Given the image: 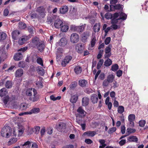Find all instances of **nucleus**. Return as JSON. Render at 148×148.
<instances>
[{
  "label": "nucleus",
  "instance_id": "obj_1",
  "mask_svg": "<svg viewBox=\"0 0 148 148\" xmlns=\"http://www.w3.org/2000/svg\"><path fill=\"white\" fill-rule=\"evenodd\" d=\"M26 94L29 97V100L34 102L37 101L39 99V96L37 90L34 88H29L26 91Z\"/></svg>",
  "mask_w": 148,
  "mask_h": 148
},
{
  "label": "nucleus",
  "instance_id": "obj_2",
  "mask_svg": "<svg viewBox=\"0 0 148 148\" xmlns=\"http://www.w3.org/2000/svg\"><path fill=\"white\" fill-rule=\"evenodd\" d=\"M12 130L9 126L3 127L1 130V134L3 137L9 138L11 134Z\"/></svg>",
  "mask_w": 148,
  "mask_h": 148
},
{
  "label": "nucleus",
  "instance_id": "obj_3",
  "mask_svg": "<svg viewBox=\"0 0 148 148\" xmlns=\"http://www.w3.org/2000/svg\"><path fill=\"white\" fill-rule=\"evenodd\" d=\"M70 39L72 43H76L79 41V36L77 34L73 33L71 34Z\"/></svg>",
  "mask_w": 148,
  "mask_h": 148
},
{
  "label": "nucleus",
  "instance_id": "obj_4",
  "mask_svg": "<svg viewBox=\"0 0 148 148\" xmlns=\"http://www.w3.org/2000/svg\"><path fill=\"white\" fill-rule=\"evenodd\" d=\"M135 116L133 114H131L128 116V119L130 123V126L132 127L134 126V121L135 119Z\"/></svg>",
  "mask_w": 148,
  "mask_h": 148
},
{
  "label": "nucleus",
  "instance_id": "obj_5",
  "mask_svg": "<svg viewBox=\"0 0 148 148\" xmlns=\"http://www.w3.org/2000/svg\"><path fill=\"white\" fill-rule=\"evenodd\" d=\"M90 35V32L89 31H86L83 33L82 34L81 40L82 41L85 43L87 41V40L89 38Z\"/></svg>",
  "mask_w": 148,
  "mask_h": 148
},
{
  "label": "nucleus",
  "instance_id": "obj_6",
  "mask_svg": "<svg viewBox=\"0 0 148 148\" xmlns=\"http://www.w3.org/2000/svg\"><path fill=\"white\" fill-rule=\"evenodd\" d=\"M40 42L39 39L38 38L35 37L33 38L30 42V45L33 47H35L38 45Z\"/></svg>",
  "mask_w": 148,
  "mask_h": 148
},
{
  "label": "nucleus",
  "instance_id": "obj_7",
  "mask_svg": "<svg viewBox=\"0 0 148 148\" xmlns=\"http://www.w3.org/2000/svg\"><path fill=\"white\" fill-rule=\"evenodd\" d=\"M29 36H24L22 37L21 38L19 39L18 41V43L20 45L24 44L26 41L28 40L30 38Z\"/></svg>",
  "mask_w": 148,
  "mask_h": 148
},
{
  "label": "nucleus",
  "instance_id": "obj_8",
  "mask_svg": "<svg viewBox=\"0 0 148 148\" xmlns=\"http://www.w3.org/2000/svg\"><path fill=\"white\" fill-rule=\"evenodd\" d=\"M72 57L71 56H66L63 60L62 61L61 65L63 67L66 66L67 64L71 60Z\"/></svg>",
  "mask_w": 148,
  "mask_h": 148
},
{
  "label": "nucleus",
  "instance_id": "obj_9",
  "mask_svg": "<svg viewBox=\"0 0 148 148\" xmlns=\"http://www.w3.org/2000/svg\"><path fill=\"white\" fill-rule=\"evenodd\" d=\"M20 32L18 30L14 31L12 33V38L14 40H17L19 38Z\"/></svg>",
  "mask_w": 148,
  "mask_h": 148
},
{
  "label": "nucleus",
  "instance_id": "obj_10",
  "mask_svg": "<svg viewBox=\"0 0 148 148\" xmlns=\"http://www.w3.org/2000/svg\"><path fill=\"white\" fill-rule=\"evenodd\" d=\"M45 9L43 6H40L37 8L36 11L42 17H43L45 16Z\"/></svg>",
  "mask_w": 148,
  "mask_h": 148
},
{
  "label": "nucleus",
  "instance_id": "obj_11",
  "mask_svg": "<svg viewBox=\"0 0 148 148\" xmlns=\"http://www.w3.org/2000/svg\"><path fill=\"white\" fill-rule=\"evenodd\" d=\"M90 99L88 97H84L82 99V105L83 106H86L89 104Z\"/></svg>",
  "mask_w": 148,
  "mask_h": 148
},
{
  "label": "nucleus",
  "instance_id": "obj_12",
  "mask_svg": "<svg viewBox=\"0 0 148 148\" xmlns=\"http://www.w3.org/2000/svg\"><path fill=\"white\" fill-rule=\"evenodd\" d=\"M67 40L65 37L61 38L58 42L59 45L62 47L65 46L67 44Z\"/></svg>",
  "mask_w": 148,
  "mask_h": 148
},
{
  "label": "nucleus",
  "instance_id": "obj_13",
  "mask_svg": "<svg viewBox=\"0 0 148 148\" xmlns=\"http://www.w3.org/2000/svg\"><path fill=\"white\" fill-rule=\"evenodd\" d=\"M63 51V50L62 48H58L57 49V53H56V58L59 60V59H60Z\"/></svg>",
  "mask_w": 148,
  "mask_h": 148
},
{
  "label": "nucleus",
  "instance_id": "obj_14",
  "mask_svg": "<svg viewBox=\"0 0 148 148\" xmlns=\"http://www.w3.org/2000/svg\"><path fill=\"white\" fill-rule=\"evenodd\" d=\"M90 99L93 103H97L98 100L97 95L95 94H92L90 96Z\"/></svg>",
  "mask_w": 148,
  "mask_h": 148
},
{
  "label": "nucleus",
  "instance_id": "obj_15",
  "mask_svg": "<svg viewBox=\"0 0 148 148\" xmlns=\"http://www.w3.org/2000/svg\"><path fill=\"white\" fill-rule=\"evenodd\" d=\"M65 125V124L63 123H60L57 128V130L60 132L63 131V130L66 128Z\"/></svg>",
  "mask_w": 148,
  "mask_h": 148
},
{
  "label": "nucleus",
  "instance_id": "obj_16",
  "mask_svg": "<svg viewBox=\"0 0 148 148\" xmlns=\"http://www.w3.org/2000/svg\"><path fill=\"white\" fill-rule=\"evenodd\" d=\"M18 136H20L22 135L23 134L24 130H25L24 127L21 125H20V124L18 125Z\"/></svg>",
  "mask_w": 148,
  "mask_h": 148
},
{
  "label": "nucleus",
  "instance_id": "obj_17",
  "mask_svg": "<svg viewBox=\"0 0 148 148\" xmlns=\"http://www.w3.org/2000/svg\"><path fill=\"white\" fill-rule=\"evenodd\" d=\"M69 8L66 5L62 6L60 8V13L64 14L66 13L68 11Z\"/></svg>",
  "mask_w": 148,
  "mask_h": 148
},
{
  "label": "nucleus",
  "instance_id": "obj_18",
  "mask_svg": "<svg viewBox=\"0 0 148 148\" xmlns=\"http://www.w3.org/2000/svg\"><path fill=\"white\" fill-rule=\"evenodd\" d=\"M127 140L130 142H137L138 140V139L137 137L133 135L128 137Z\"/></svg>",
  "mask_w": 148,
  "mask_h": 148
},
{
  "label": "nucleus",
  "instance_id": "obj_19",
  "mask_svg": "<svg viewBox=\"0 0 148 148\" xmlns=\"http://www.w3.org/2000/svg\"><path fill=\"white\" fill-rule=\"evenodd\" d=\"M101 25L100 23H96L93 27V31L95 33L99 32L100 30Z\"/></svg>",
  "mask_w": 148,
  "mask_h": 148
},
{
  "label": "nucleus",
  "instance_id": "obj_20",
  "mask_svg": "<svg viewBox=\"0 0 148 148\" xmlns=\"http://www.w3.org/2000/svg\"><path fill=\"white\" fill-rule=\"evenodd\" d=\"M96 134V133L95 131H88L85 132L84 133V135L85 136L87 135L88 136L93 137Z\"/></svg>",
  "mask_w": 148,
  "mask_h": 148
},
{
  "label": "nucleus",
  "instance_id": "obj_21",
  "mask_svg": "<svg viewBox=\"0 0 148 148\" xmlns=\"http://www.w3.org/2000/svg\"><path fill=\"white\" fill-rule=\"evenodd\" d=\"M63 24L62 20L59 18H57V19L56 20V28H60Z\"/></svg>",
  "mask_w": 148,
  "mask_h": 148
},
{
  "label": "nucleus",
  "instance_id": "obj_22",
  "mask_svg": "<svg viewBox=\"0 0 148 148\" xmlns=\"http://www.w3.org/2000/svg\"><path fill=\"white\" fill-rule=\"evenodd\" d=\"M36 47L40 51H42L45 48V45L44 43L40 42Z\"/></svg>",
  "mask_w": 148,
  "mask_h": 148
},
{
  "label": "nucleus",
  "instance_id": "obj_23",
  "mask_svg": "<svg viewBox=\"0 0 148 148\" xmlns=\"http://www.w3.org/2000/svg\"><path fill=\"white\" fill-rule=\"evenodd\" d=\"M23 57L22 54L20 53L15 54L14 57V58L15 60H19L22 59Z\"/></svg>",
  "mask_w": 148,
  "mask_h": 148
},
{
  "label": "nucleus",
  "instance_id": "obj_24",
  "mask_svg": "<svg viewBox=\"0 0 148 148\" xmlns=\"http://www.w3.org/2000/svg\"><path fill=\"white\" fill-rule=\"evenodd\" d=\"M23 74V70L22 69H18L16 72V77H21Z\"/></svg>",
  "mask_w": 148,
  "mask_h": 148
},
{
  "label": "nucleus",
  "instance_id": "obj_25",
  "mask_svg": "<svg viewBox=\"0 0 148 148\" xmlns=\"http://www.w3.org/2000/svg\"><path fill=\"white\" fill-rule=\"evenodd\" d=\"M8 94V91L5 88H3L0 90V96L3 97L6 96Z\"/></svg>",
  "mask_w": 148,
  "mask_h": 148
},
{
  "label": "nucleus",
  "instance_id": "obj_26",
  "mask_svg": "<svg viewBox=\"0 0 148 148\" xmlns=\"http://www.w3.org/2000/svg\"><path fill=\"white\" fill-rule=\"evenodd\" d=\"M40 111V109L38 108H34L32 109L30 111H28L26 112L27 113L29 114H32L33 113H38Z\"/></svg>",
  "mask_w": 148,
  "mask_h": 148
},
{
  "label": "nucleus",
  "instance_id": "obj_27",
  "mask_svg": "<svg viewBox=\"0 0 148 148\" xmlns=\"http://www.w3.org/2000/svg\"><path fill=\"white\" fill-rule=\"evenodd\" d=\"M79 85L82 87H85L86 86L88 82L85 79L79 80Z\"/></svg>",
  "mask_w": 148,
  "mask_h": 148
},
{
  "label": "nucleus",
  "instance_id": "obj_28",
  "mask_svg": "<svg viewBox=\"0 0 148 148\" xmlns=\"http://www.w3.org/2000/svg\"><path fill=\"white\" fill-rule=\"evenodd\" d=\"M82 71V68L78 66H75L74 69V72L76 74H77L80 73Z\"/></svg>",
  "mask_w": 148,
  "mask_h": 148
},
{
  "label": "nucleus",
  "instance_id": "obj_29",
  "mask_svg": "<svg viewBox=\"0 0 148 148\" xmlns=\"http://www.w3.org/2000/svg\"><path fill=\"white\" fill-rule=\"evenodd\" d=\"M37 71L38 73L41 76L44 75L45 71L40 66H38L37 69Z\"/></svg>",
  "mask_w": 148,
  "mask_h": 148
},
{
  "label": "nucleus",
  "instance_id": "obj_30",
  "mask_svg": "<svg viewBox=\"0 0 148 148\" xmlns=\"http://www.w3.org/2000/svg\"><path fill=\"white\" fill-rule=\"evenodd\" d=\"M105 140L104 139H100L99 142L100 144L99 148H104L106 146V144L105 143Z\"/></svg>",
  "mask_w": 148,
  "mask_h": 148
},
{
  "label": "nucleus",
  "instance_id": "obj_31",
  "mask_svg": "<svg viewBox=\"0 0 148 148\" xmlns=\"http://www.w3.org/2000/svg\"><path fill=\"white\" fill-rule=\"evenodd\" d=\"M78 99V96L77 95H75L71 97L70 101L73 103H75L77 101Z\"/></svg>",
  "mask_w": 148,
  "mask_h": 148
},
{
  "label": "nucleus",
  "instance_id": "obj_32",
  "mask_svg": "<svg viewBox=\"0 0 148 148\" xmlns=\"http://www.w3.org/2000/svg\"><path fill=\"white\" fill-rule=\"evenodd\" d=\"M115 77L113 74H110L107 77V79L110 83H112Z\"/></svg>",
  "mask_w": 148,
  "mask_h": 148
},
{
  "label": "nucleus",
  "instance_id": "obj_33",
  "mask_svg": "<svg viewBox=\"0 0 148 148\" xmlns=\"http://www.w3.org/2000/svg\"><path fill=\"white\" fill-rule=\"evenodd\" d=\"M60 28L61 31L63 32H66L69 29V26L66 25H62Z\"/></svg>",
  "mask_w": 148,
  "mask_h": 148
},
{
  "label": "nucleus",
  "instance_id": "obj_34",
  "mask_svg": "<svg viewBox=\"0 0 148 148\" xmlns=\"http://www.w3.org/2000/svg\"><path fill=\"white\" fill-rule=\"evenodd\" d=\"M136 132V130L134 128H128L126 130V134H127L128 135L133 133H135Z\"/></svg>",
  "mask_w": 148,
  "mask_h": 148
},
{
  "label": "nucleus",
  "instance_id": "obj_35",
  "mask_svg": "<svg viewBox=\"0 0 148 148\" xmlns=\"http://www.w3.org/2000/svg\"><path fill=\"white\" fill-rule=\"evenodd\" d=\"M104 63V65L107 67L110 66L112 64V62L110 59L108 58L105 60Z\"/></svg>",
  "mask_w": 148,
  "mask_h": 148
},
{
  "label": "nucleus",
  "instance_id": "obj_36",
  "mask_svg": "<svg viewBox=\"0 0 148 148\" xmlns=\"http://www.w3.org/2000/svg\"><path fill=\"white\" fill-rule=\"evenodd\" d=\"M120 17L119 18L120 20H125L127 18V15L126 14L123 12H121L119 14Z\"/></svg>",
  "mask_w": 148,
  "mask_h": 148
},
{
  "label": "nucleus",
  "instance_id": "obj_37",
  "mask_svg": "<svg viewBox=\"0 0 148 148\" xmlns=\"http://www.w3.org/2000/svg\"><path fill=\"white\" fill-rule=\"evenodd\" d=\"M85 24L84 25H82L80 26H77V32L80 33H82L84 30V29L85 27Z\"/></svg>",
  "mask_w": 148,
  "mask_h": 148
},
{
  "label": "nucleus",
  "instance_id": "obj_38",
  "mask_svg": "<svg viewBox=\"0 0 148 148\" xmlns=\"http://www.w3.org/2000/svg\"><path fill=\"white\" fill-rule=\"evenodd\" d=\"M97 41L96 37L95 36L92 37L90 41L91 47H93L96 43Z\"/></svg>",
  "mask_w": 148,
  "mask_h": 148
},
{
  "label": "nucleus",
  "instance_id": "obj_39",
  "mask_svg": "<svg viewBox=\"0 0 148 148\" xmlns=\"http://www.w3.org/2000/svg\"><path fill=\"white\" fill-rule=\"evenodd\" d=\"M28 108V105L26 103H22L20 105V108L21 110H25Z\"/></svg>",
  "mask_w": 148,
  "mask_h": 148
},
{
  "label": "nucleus",
  "instance_id": "obj_40",
  "mask_svg": "<svg viewBox=\"0 0 148 148\" xmlns=\"http://www.w3.org/2000/svg\"><path fill=\"white\" fill-rule=\"evenodd\" d=\"M10 99L9 98L8 95H6L2 98V101L5 105H6L8 102L10 100Z\"/></svg>",
  "mask_w": 148,
  "mask_h": 148
},
{
  "label": "nucleus",
  "instance_id": "obj_41",
  "mask_svg": "<svg viewBox=\"0 0 148 148\" xmlns=\"http://www.w3.org/2000/svg\"><path fill=\"white\" fill-rule=\"evenodd\" d=\"M123 8V5L120 4H118L114 5V9L115 10H122Z\"/></svg>",
  "mask_w": 148,
  "mask_h": 148
},
{
  "label": "nucleus",
  "instance_id": "obj_42",
  "mask_svg": "<svg viewBox=\"0 0 148 148\" xmlns=\"http://www.w3.org/2000/svg\"><path fill=\"white\" fill-rule=\"evenodd\" d=\"M104 62V60L103 59H100L98 62V63L97 65V69H100L101 67L103 65Z\"/></svg>",
  "mask_w": 148,
  "mask_h": 148
},
{
  "label": "nucleus",
  "instance_id": "obj_43",
  "mask_svg": "<svg viewBox=\"0 0 148 148\" xmlns=\"http://www.w3.org/2000/svg\"><path fill=\"white\" fill-rule=\"evenodd\" d=\"M77 111L79 114H84L85 112V111L83 109L82 106L79 107L77 109Z\"/></svg>",
  "mask_w": 148,
  "mask_h": 148
},
{
  "label": "nucleus",
  "instance_id": "obj_44",
  "mask_svg": "<svg viewBox=\"0 0 148 148\" xmlns=\"http://www.w3.org/2000/svg\"><path fill=\"white\" fill-rule=\"evenodd\" d=\"M117 111L119 114H122L124 111V108L123 106H119L117 109Z\"/></svg>",
  "mask_w": 148,
  "mask_h": 148
},
{
  "label": "nucleus",
  "instance_id": "obj_45",
  "mask_svg": "<svg viewBox=\"0 0 148 148\" xmlns=\"http://www.w3.org/2000/svg\"><path fill=\"white\" fill-rule=\"evenodd\" d=\"M35 57L37 58V62L38 63L40 64L42 66H43V61L42 59L40 57H38L37 55H36Z\"/></svg>",
  "mask_w": 148,
  "mask_h": 148
},
{
  "label": "nucleus",
  "instance_id": "obj_46",
  "mask_svg": "<svg viewBox=\"0 0 148 148\" xmlns=\"http://www.w3.org/2000/svg\"><path fill=\"white\" fill-rule=\"evenodd\" d=\"M17 140L16 138H13L10 139L8 142L9 145H11L12 144L15 143Z\"/></svg>",
  "mask_w": 148,
  "mask_h": 148
},
{
  "label": "nucleus",
  "instance_id": "obj_47",
  "mask_svg": "<svg viewBox=\"0 0 148 148\" xmlns=\"http://www.w3.org/2000/svg\"><path fill=\"white\" fill-rule=\"evenodd\" d=\"M77 52L79 53H82L84 49V47L82 45H78L77 46Z\"/></svg>",
  "mask_w": 148,
  "mask_h": 148
},
{
  "label": "nucleus",
  "instance_id": "obj_48",
  "mask_svg": "<svg viewBox=\"0 0 148 148\" xmlns=\"http://www.w3.org/2000/svg\"><path fill=\"white\" fill-rule=\"evenodd\" d=\"M119 69V66L117 64L112 65L111 66V70L113 71H116Z\"/></svg>",
  "mask_w": 148,
  "mask_h": 148
},
{
  "label": "nucleus",
  "instance_id": "obj_49",
  "mask_svg": "<svg viewBox=\"0 0 148 148\" xmlns=\"http://www.w3.org/2000/svg\"><path fill=\"white\" fill-rule=\"evenodd\" d=\"M112 47V45L110 44L107 46L105 49V53H108L111 52V49Z\"/></svg>",
  "mask_w": 148,
  "mask_h": 148
},
{
  "label": "nucleus",
  "instance_id": "obj_50",
  "mask_svg": "<svg viewBox=\"0 0 148 148\" xmlns=\"http://www.w3.org/2000/svg\"><path fill=\"white\" fill-rule=\"evenodd\" d=\"M12 82L11 81H8L5 83V87L7 88H10L12 86Z\"/></svg>",
  "mask_w": 148,
  "mask_h": 148
},
{
  "label": "nucleus",
  "instance_id": "obj_51",
  "mask_svg": "<svg viewBox=\"0 0 148 148\" xmlns=\"http://www.w3.org/2000/svg\"><path fill=\"white\" fill-rule=\"evenodd\" d=\"M105 17L107 19H109L112 18V14L108 12L105 14Z\"/></svg>",
  "mask_w": 148,
  "mask_h": 148
},
{
  "label": "nucleus",
  "instance_id": "obj_52",
  "mask_svg": "<svg viewBox=\"0 0 148 148\" xmlns=\"http://www.w3.org/2000/svg\"><path fill=\"white\" fill-rule=\"evenodd\" d=\"M6 34L4 32L0 33V40H4L6 38Z\"/></svg>",
  "mask_w": 148,
  "mask_h": 148
},
{
  "label": "nucleus",
  "instance_id": "obj_53",
  "mask_svg": "<svg viewBox=\"0 0 148 148\" xmlns=\"http://www.w3.org/2000/svg\"><path fill=\"white\" fill-rule=\"evenodd\" d=\"M70 29L73 32L77 31V26L72 25L71 26Z\"/></svg>",
  "mask_w": 148,
  "mask_h": 148
},
{
  "label": "nucleus",
  "instance_id": "obj_54",
  "mask_svg": "<svg viewBox=\"0 0 148 148\" xmlns=\"http://www.w3.org/2000/svg\"><path fill=\"white\" fill-rule=\"evenodd\" d=\"M138 123L140 127H143L146 123V121L145 120H141L139 121Z\"/></svg>",
  "mask_w": 148,
  "mask_h": 148
},
{
  "label": "nucleus",
  "instance_id": "obj_55",
  "mask_svg": "<svg viewBox=\"0 0 148 148\" xmlns=\"http://www.w3.org/2000/svg\"><path fill=\"white\" fill-rule=\"evenodd\" d=\"M120 20L119 18H112L111 19V23L112 24H116L118 22V20Z\"/></svg>",
  "mask_w": 148,
  "mask_h": 148
},
{
  "label": "nucleus",
  "instance_id": "obj_56",
  "mask_svg": "<svg viewBox=\"0 0 148 148\" xmlns=\"http://www.w3.org/2000/svg\"><path fill=\"white\" fill-rule=\"evenodd\" d=\"M116 130V128L115 127L111 128L109 129L108 132V133L110 134H111L115 132Z\"/></svg>",
  "mask_w": 148,
  "mask_h": 148
},
{
  "label": "nucleus",
  "instance_id": "obj_57",
  "mask_svg": "<svg viewBox=\"0 0 148 148\" xmlns=\"http://www.w3.org/2000/svg\"><path fill=\"white\" fill-rule=\"evenodd\" d=\"M85 92L88 94H89L90 93H92L94 92V91L91 88H87L85 91Z\"/></svg>",
  "mask_w": 148,
  "mask_h": 148
},
{
  "label": "nucleus",
  "instance_id": "obj_58",
  "mask_svg": "<svg viewBox=\"0 0 148 148\" xmlns=\"http://www.w3.org/2000/svg\"><path fill=\"white\" fill-rule=\"evenodd\" d=\"M32 143V142L27 141L23 145V146H27V147L29 148L31 146V143Z\"/></svg>",
  "mask_w": 148,
  "mask_h": 148
},
{
  "label": "nucleus",
  "instance_id": "obj_59",
  "mask_svg": "<svg viewBox=\"0 0 148 148\" xmlns=\"http://www.w3.org/2000/svg\"><path fill=\"white\" fill-rule=\"evenodd\" d=\"M77 85V84L75 82L72 83L70 85V88L71 89H73L75 88Z\"/></svg>",
  "mask_w": 148,
  "mask_h": 148
},
{
  "label": "nucleus",
  "instance_id": "obj_60",
  "mask_svg": "<svg viewBox=\"0 0 148 148\" xmlns=\"http://www.w3.org/2000/svg\"><path fill=\"white\" fill-rule=\"evenodd\" d=\"M109 83H110L107 79H105L103 82V86L106 87L108 86Z\"/></svg>",
  "mask_w": 148,
  "mask_h": 148
},
{
  "label": "nucleus",
  "instance_id": "obj_61",
  "mask_svg": "<svg viewBox=\"0 0 148 148\" xmlns=\"http://www.w3.org/2000/svg\"><path fill=\"white\" fill-rule=\"evenodd\" d=\"M36 84L39 88H41L42 87V84L41 81H39L36 82Z\"/></svg>",
  "mask_w": 148,
  "mask_h": 148
},
{
  "label": "nucleus",
  "instance_id": "obj_62",
  "mask_svg": "<svg viewBox=\"0 0 148 148\" xmlns=\"http://www.w3.org/2000/svg\"><path fill=\"white\" fill-rule=\"evenodd\" d=\"M123 74V71H122L119 70L118 71L116 72V76L119 77H120Z\"/></svg>",
  "mask_w": 148,
  "mask_h": 148
},
{
  "label": "nucleus",
  "instance_id": "obj_63",
  "mask_svg": "<svg viewBox=\"0 0 148 148\" xmlns=\"http://www.w3.org/2000/svg\"><path fill=\"white\" fill-rule=\"evenodd\" d=\"M111 41V38L110 37H108L106 38L105 40V44L106 45L108 44Z\"/></svg>",
  "mask_w": 148,
  "mask_h": 148
},
{
  "label": "nucleus",
  "instance_id": "obj_64",
  "mask_svg": "<svg viewBox=\"0 0 148 148\" xmlns=\"http://www.w3.org/2000/svg\"><path fill=\"white\" fill-rule=\"evenodd\" d=\"M119 14L118 13L115 12L113 14H112V18H116L119 17Z\"/></svg>",
  "mask_w": 148,
  "mask_h": 148
}]
</instances>
